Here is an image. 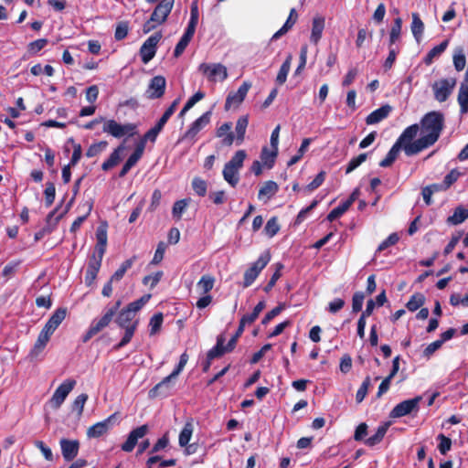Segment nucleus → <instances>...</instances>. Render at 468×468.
Instances as JSON below:
<instances>
[{
  "mask_svg": "<svg viewBox=\"0 0 468 468\" xmlns=\"http://www.w3.org/2000/svg\"><path fill=\"white\" fill-rule=\"evenodd\" d=\"M124 144H121L117 148H115L110 154L109 158L102 163L101 169L103 171H108L116 166L122 160V153L124 151Z\"/></svg>",
  "mask_w": 468,
  "mask_h": 468,
  "instance_id": "24",
  "label": "nucleus"
},
{
  "mask_svg": "<svg viewBox=\"0 0 468 468\" xmlns=\"http://www.w3.org/2000/svg\"><path fill=\"white\" fill-rule=\"evenodd\" d=\"M401 28L402 19L400 17L395 18L391 29L389 31L388 48L394 46L395 43L400 39Z\"/></svg>",
  "mask_w": 468,
  "mask_h": 468,
  "instance_id": "34",
  "label": "nucleus"
},
{
  "mask_svg": "<svg viewBox=\"0 0 468 468\" xmlns=\"http://www.w3.org/2000/svg\"><path fill=\"white\" fill-rule=\"evenodd\" d=\"M116 413L110 415L102 421H99L87 430L89 438H99L108 432L112 420L115 419Z\"/></svg>",
  "mask_w": 468,
  "mask_h": 468,
  "instance_id": "17",
  "label": "nucleus"
},
{
  "mask_svg": "<svg viewBox=\"0 0 468 468\" xmlns=\"http://www.w3.org/2000/svg\"><path fill=\"white\" fill-rule=\"evenodd\" d=\"M134 318V314L130 312V310H127L126 308H123L120 311L117 318H116V324L122 327L126 328L133 324V319Z\"/></svg>",
  "mask_w": 468,
  "mask_h": 468,
  "instance_id": "39",
  "label": "nucleus"
},
{
  "mask_svg": "<svg viewBox=\"0 0 468 468\" xmlns=\"http://www.w3.org/2000/svg\"><path fill=\"white\" fill-rule=\"evenodd\" d=\"M129 32V25L127 21H121L117 24L114 33V38L117 41L124 39Z\"/></svg>",
  "mask_w": 468,
  "mask_h": 468,
  "instance_id": "64",
  "label": "nucleus"
},
{
  "mask_svg": "<svg viewBox=\"0 0 468 468\" xmlns=\"http://www.w3.org/2000/svg\"><path fill=\"white\" fill-rule=\"evenodd\" d=\"M108 145L106 141H101L98 143H94L90 145V147L86 151V156L89 158L97 156L100 153H101Z\"/></svg>",
  "mask_w": 468,
  "mask_h": 468,
  "instance_id": "56",
  "label": "nucleus"
},
{
  "mask_svg": "<svg viewBox=\"0 0 468 468\" xmlns=\"http://www.w3.org/2000/svg\"><path fill=\"white\" fill-rule=\"evenodd\" d=\"M102 130L115 138H121L124 135L133 136L136 133V125L130 122L121 124L115 120H108L105 122Z\"/></svg>",
  "mask_w": 468,
  "mask_h": 468,
  "instance_id": "8",
  "label": "nucleus"
},
{
  "mask_svg": "<svg viewBox=\"0 0 468 468\" xmlns=\"http://www.w3.org/2000/svg\"><path fill=\"white\" fill-rule=\"evenodd\" d=\"M214 284H215V278L210 274H205L197 282V289L201 293L208 294V292L213 289Z\"/></svg>",
  "mask_w": 468,
  "mask_h": 468,
  "instance_id": "35",
  "label": "nucleus"
},
{
  "mask_svg": "<svg viewBox=\"0 0 468 468\" xmlns=\"http://www.w3.org/2000/svg\"><path fill=\"white\" fill-rule=\"evenodd\" d=\"M211 111H207L197 118L186 132L185 136L193 138L195 137L206 125L210 122Z\"/></svg>",
  "mask_w": 468,
  "mask_h": 468,
  "instance_id": "19",
  "label": "nucleus"
},
{
  "mask_svg": "<svg viewBox=\"0 0 468 468\" xmlns=\"http://www.w3.org/2000/svg\"><path fill=\"white\" fill-rule=\"evenodd\" d=\"M144 152L143 143H137L134 148L133 153L129 156L124 164H126L130 168H133L137 162L141 159Z\"/></svg>",
  "mask_w": 468,
  "mask_h": 468,
  "instance_id": "45",
  "label": "nucleus"
},
{
  "mask_svg": "<svg viewBox=\"0 0 468 468\" xmlns=\"http://www.w3.org/2000/svg\"><path fill=\"white\" fill-rule=\"evenodd\" d=\"M349 209V207L347 204L344 201L342 204L337 206L336 207L333 208L329 214L326 217V219L330 222H333L336 218L343 216L347 210Z\"/></svg>",
  "mask_w": 468,
  "mask_h": 468,
  "instance_id": "55",
  "label": "nucleus"
},
{
  "mask_svg": "<svg viewBox=\"0 0 468 468\" xmlns=\"http://www.w3.org/2000/svg\"><path fill=\"white\" fill-rule=\"evenodd\" d=\"M270 261V251L266 250L262 254H261L258 260L245 271L242 286L244 288L250 286L255 282L261 271L267 266Z\"/></svg>",
  "mask_w": 468,
  "mask_h": 468,
  "instance_id": "5",
  "label": "nucleus"
},
{
  "mask_svg": "<svg viewBox=\"0 0 468 468\" xmlns=\"http://www.w3.org/2000/svg\"><path fill=\"white\" fill-rule=\"evenodd\" d=\"M279 190L278 184L272 180L266 181L260 188L258 198L267 200L271 199Z\"/></svg>",
  "mask_w": 468,
  "mask_h": 468,
  "instance_id": "29",
  "label": "nucleus"
},
{
  "mask_svg": "<svg viewBox=\"0 0 468 468\" xmlns=\"http://www.w3.org/2000/svg\"><path fill=\"white\" fill-rule=\"evenodd\" d=\"M189 198H184L177 200L174 203L172 208V215L176 219H181L182 214L186 211L189 204Z\"/></svg>",
  "mask_w": 468,
  "mask_h": 468,
  "instance_id": "47",
  "label": "nucleus"
},
{
  "mask_svg": "<svg viewBox=\"0 0 468 468\" xmlns=\"http://www.w3.org/2000/svg\"><path fill=\"white\" fill-rule=\"evenodd\" d=\"M96 239L95 252L97 254H105L108 240L106 224L98 227L96 230Z\"/></svg>",
  "mask_w": 468,
  "mask_h": 468,
  "instance_id": "23",
  "label": "nucleus"
},
{
  "mask_svg": "<svg viewBox=\"0 0 468 468\" xmlns=\"http://www.w3.org/2000/svg\"><path fill=\"white\" fill-rule=\"evenodd\" d=\"M48 40L47 38H39L32 41L27 45V52L30 55H35L43 49L48 45Z\"/></svg>",
  "mask_w": 468,
  "mask_h": 468,
  "instance_id": "62",
  "label": "nucleus"
},
{
  "mask_svg": "<svg viewBox=\"0 0 468 468\" xmlns=\"http://www.w3.org/2000/svg\"><path fill=\"white\" fill-rule=\"evenodd\" d=\"M192 187L193 190L197 195L199 197H205L207 194V182L200 178V177H195L192 181Z\"/></svg>",
  "mask_w": 468,
  "mask_h": 468,
  "instance_id": "60",
  "label": "nucleus"
},
{
  "mask_svg": "<svg viewBox=\"0 0 468 468\" xmlns=\"http://www.w3.org/2000/svg\"><path fill=\"white\" fill-rule=\"evenodd\" d=\"M462 176L461 172L458 169L454 168L450 171L442 181L443 186L446 190H448Z\"/></svg>",
  "mask_w": 468,
  "mask_h": 468,
  "instance_id": "63",
  "label": "nucleus"
},
{
  "mask_svg": "<svg viewBox=\"0 0 468 468\" xmlns=\"http://www.w3.org/2000/svg\"><path fill=\"white\" fill-rule=\"evenodd\" d=\"M457 101L460 105V112L462 114L468 112V82L463 80L459 88Z\"/></svg>",
  "mask_w": 468,
  "mask_h": 468,
  "instance_id": "30",
  "label": "nucleus"
},
{
  "mask_svg": "<svg viewBox=\"0 0 468 468\" xmlns=\"http://www.w3.org/2000/svg\"><path fill=\"white\" fill-rule=\"evenodd\" d=\"M421 399V396H417L413 399L401 401L391 410L389 417L397 419L411 413L417 414L420 410V402Z\"/></svg>",
  "mask_w": 468,
  "mask_h": 468,
  "instance_id": "7",
  "label": "nucleus"
},
{
  "mask_svg": "<svg viewBox=\"0 0 468 468\" xmlns=\"http://www.w3.org/2000/svg\"><path fill=\"white\" fill-rule=\"evenodd\" d=\"M51 335H52L50 333L42 328L37 341L34 344V346L30 350L29 356L31 358H36L40 355V353L44 350L47 344L48 343Z\"/></svg>",
  "mask_w": 468,
  "mask_h": 468,
  "instance_id": "21",
  "label": "nucleus"
},
{
  "mask_svg": "<svg viewBox=\"0 0 468 468\" xmlns=\"http://www.w3.org/2000/svg\"><path fill=\"white\" fill-rule=\"evenodd\" d=\"M468 218V208H464L462 206L457 207L452 216L447 218V223L452 225H458L463 223Z\"/></svg>",
  "mask_w": 468,
  "mask_h": 468,
  "instance_id": "36",
  "label": "nucleus"
},
{
  "mask_svg": "<svg viewBox=\"0 0 468 468\" xmlns=\"http://www.w3.org/2000/svg\"><path fill=\"white\" fill-rule=\"evenodd\" d=\"M232 128V122H224L220 127L217 130V136L223 137L222 144L226 146H230L234 143L235 135L232 132H230Z\"/></svg>",
  "mask_w": 468,
  "mask_h": 468,
  "instance_id": "26",
  "label": "nucleus"
},
{
  "mask_svg": "<svg viewBox=\"0 0 468 468\" xmlns=\"http://www.w3.org/2000/svg\"><path fill=\"white\" fill-rule=\"evenodd\" d=\"M162 37L163 35L161 31L155 32L150 36L141 46L139 53L141 59L144 64H147L155 56L157 44L161 40Z\"/></svg>",
  "mask_w": 468,
  "mask_h": 468,
  "instance_id": "9",
  "label": "nucleus"
},
{
  "mask_svg": "<svg viewBox=\"0 0 468 468\" xmlns=\"http://www.w3.org/2000/svg\"><path fill=\"white\" fill-rule=\"evenodd\" d=\"M324 28V18L323 16H317L314 17L312 24V32L310 40L314 44H317L321 37Z\"/></svg>",
  "mask_w": 468,
  "mask_h": 468,
  "instance_id": "27",
  "label": "nucleus"
},
{
  "mask_svg": "<svg viewBox=\"0 0 468 468\" xmlns=\"http://www.w3.org/2000/svg\"><path fill=\"white\" fill-rule=\"evenodd\" d=\"M67 144H70L73 147V153H72V155H71V158H70V161L69 164H70L71 165H76L79 163V161L80 160L81 155H82L81 145H80V144L76 143L72 137L68 139Z\"/></svg>",
  "mask_w": 468,
  "mask_h": 468,
  "instance_id": "51",
  "label": "nucleus"
},
{
  "mask_svg": "<svg viewBox=\"0 0 468 468\" xmlns=\"http://www.w3.org/2000/svg\"><path fill=\"white\" fill-rule=\"evenodd\" d=\"M247 154L244 150H239L235 153V154L226 165H230L231 167L237 170H239L243 166V162Z\"/></svg>",
  "mask_w": 468,
  "mask_h": 468,
  "instance_id": "52",
  "label": "nucleus"
},
{
  "mask_svg": "<svg viewBox=\"0 0 468 468\" xmlns=\"http://www.w3.org/2000/svg\"><path fill=\"white\" fill-rule=\"evenodd\" d=\"M388 423L386 422L382 425H379L375 432V434H373L372 436H370L369 438H367L366 441H365V443L367 445V446H370V447H373L377 444H378L382 440L383 438L385 437V434L387 433V431L388 429Z\"/></svg>",
  "mask_w": 468,
  "mask_h": 468,
  "instance_id": "32",
  "label": "nucleus"
},
{
  "mask_svg": "<svg viewBox=\"0 0 468 468\" xmlns=\"http://www.w3.org/2000/svg\"><path fill=\"white\" fill-rule=\"evenodd\" d=\"M437 440L440 441L438 444L440 453L445 455L452 448V440L442 433L437 436Z\"/></svg>",
  "mask_w": 468,
  "mask_h": 468,
  "instance_id": "61",
  "label": "nucleus"
},
{
  "mask_svg": "<svg viewBox=\"0 0 468 468\" xmlns=\"http://www.w3.org/2000/svg\"><path fill=\"white\" fill-rule=\"evenodd\" d=\"M291 60L292 56L289 55L279 69V72L276 77V82L279 85H282L287 80V76L291 68Z\"/></svg>",
  "mask_w": 468,
  "mask_h": 468,
  "instance_id": "43",
  "label": "nucleus"
},
{
  "mask_svg": "<svg viewBox=\"0 0 468 468\" xmlns=\"http://www.w3.org/2000/svg\"><path fill=\"white\" fill-rule=\"evenodd\" d=\"M443 128L444 116L441 112L433 111L426 113L420 120V125H419L420 137L412 140L413 145L410 148L420 153L433 145L440 138Z\"/></svg>",
  "mask_w": 468,
  "mask_h": 468,
  "instance_id": "1",
  "label": "nucleus"
},
{
  "mask_svg": "<svg viewBox=\"0 0 468 468\" xmlns=\"http://www.w3.org/2000/svg\"><path fill=\"white\" fill-rule=\"evenodd\" d=\"M275 267H276V270H275L274 273L271 275L270 281L268 282V283L263 288V291L265 292H269L274 287V285L276 284L277 281L282 276V272L281 271H282V270L284 267L283 264L281 263V262H278V263L275 264Z\"/></svg>",
  "mask_w": 468,
  "mask_h": 468,
  "instance_id": "54",
  "label": "nucleus"
},
{
  "mask_svg": "<svg viewBox=\"0 0 468 468\" xmlns=\"http://www.w3.org/2000/svg\"><path fill=\"white\" fill-rule=\"evenodd\" d=\"M175 0H161L154 7L150 18L143 26V31L147 34L164 24L171 13Z\"/></svg>",
  "mask_w": 468,
  "mask_h": 468,
  "instance_id": "4",
  "label": "nucleus"
},
{
  "mask_svg": "<svg viewBox=\"0 0 468 468\" xmlns=\"http://www.w3.org/2000/svg\"><path fill=\"white\" fill-rule=\"evenodd\" d=\"M251 87V83L244 81L238 89L237 91H231L228 94L225 110H229L232 106L238 107L245 100L249 90Z\"/></svg>",
  "mask_w": 468,
  "mask_h": 468,
  "instance_id": "14",
  "label": "nucleus"
},
{
  "mask_svg": "<svg viewBox=\"0 0 468 468\" xmlns=\"http://www.w3.org/2000/svg\"><path fill=\"white\" fill-rule=\"evenodd\" d=\"M425 303V296L421 292H416L410 298L406 303V307L410 312H415L420 308Z\"/></svg>",
  "mask_w": 468,
  "mask_h": 468,
  "instance_id": "41",
  "label": "nucleus"
},
{
  "mask_svg": "<svg viewBox=\"0 0 468 468\" xmlns=\"http://www.w3.org/2000/svg\"><path fill=\"white\" fill-rule=\"evenodd\" d=\"M277 154V151H269L268 148L265 146L261 150V159L268 168H271L274 165Z\"/></svg>",
  "mask_w": 468,
  "mask_h": 468,
  "instance_id": "50",
  "label": "nucleus"
},
{
  "mask_svg": "<svg viewBox=\"0 0 468 468\" xmlns=\"http://www.w3.org/2000/svg\"><path fill=\"white\" fill-rule=\"evenodd\" d=\"M67 315V308L59 307L49 317L43 329L53 335Z\"/></svg>",
  "mask_w": 468,
  "mask_h": 468,
  "instance_id": "18",
  "label": "nucleus"
},
{
  "mask_svg": "<svg viewBox=\"0 0 468 468\" xmlns=\"http://www.w3.org/2000/svg\"><path fill=\"white\" fill-rule=\"evenodd\" d=\"M455 85V79H442L439 81H436L432 85L434 98L440 102L447 101V99L452 94Z\"/></svg>",
  "mask_w": 468,
  "mask_h": 468,
  "instance_id": "11",
  "label": "nucleus"
},
{
  "mask_svg": "<svg viewBox=\"0 0 468 468\" xmlns=\"http://www.w3.org/2000/svg\"><path fill=\"white\" fill-rule=\"evenodd\" d=\"M410 27L413 37L419 42L424 31V24L418 13L412 14V22Z\"/></svg>",
  "mask_w": 468,
  "mask_h": 468,
  "instance_id": "37",
  "label": "nucleus"
},
{
  "mask_svg": "<svg viewBox=\"0 0 468 468\" xmlns=\"http://www.w3.org/2000/svg\"><path fill=\"white\" fill-rule=\"evenodd\" d=\"M370 386L371 378L369 376H367L356 393V402L357 404H360L365 399Z\"/></svg>",
  "mask_w": 468,
  "mask_h": 468,
  "instance_id": "48",
  "label": "nucleus"
},
{
  "mask_svg": "<svg viewBox=\"0 0 468 468\" xmlns=\"http://www.w3.org/2000/svg\"><path fill=\"white\" fill-rule=\"evenodd\" d=\"M82 207L85 208V212L83 215L79 216L70 226V232H76L81 226V224L86 220L88 216L90 214L92 209V203L86 201Z\"/></svg>",
  "mask_w": 468,
  "mask_h": 468,
  "instance_id": "40",
  "label": "nucleus"
},
{
  "mask_svg": "<svg viewBox=\"0 0 468 468\" xmlns=\"http://www.w3.org/2000/svg\"><path fill=\"white\" fill-rule=\"evenodd\" d=\"M176 378L171 375L164 378L162 381L157 383L154 387H153L149 392L148 397L150 399H155L158 397L166 398L171 395V391L174 388V380Z\"/></svg>",
  "mask_w": 468,
  "mask_h": 468,
  "instance_id": "13",
  "label": "nucleus"
},
{
  "mask_svg": "<svg viewBox=\"0 0 468 468\" xmlns=\"http://www.w3.org/2000/svg\"><path fill=\"white\" fill-rule=\"evenodd\" d=\"M297 20L298 14L296 12V9L292 8L290 10V14L287 17V20L285 21L283 26L272 35L271 41L276 40L280 38L282 36L285 35L290 29L292 28V27L296 24Z\"/></svg>",
  "mask_w": 468,
  "mask_h": 468,
  "instance_id": "22",
  "label": "nucleus"
},
{
  "mask_svg": "<svg viewBox=\"0 0 468 468\" xmlns=\"http://www.w3.org/2000/svg\"><path fill=\"white\" fill-rule=\"evenodd\" d=\"M223 177L224 179L232 186L235 187L239 181V170L231 167L230 165H225L223 168Z\"/></svg>",
  "mask_w": 468,
  "mask_h": 468,
  "instance_id": "38",
  "label": "nucleus"
},
{
  "mask_svg": "<svg viewBox=\"0 0 468 468\" xmlns=\"http://www.w3.org/2000/svg\"><path fill=\"white\" fill-rule=\"evenodd\" d=\"M150 297V294H144L140 299L130 303L125 308L130 310V312L135 315V314L149 301Z\"/></svg>",
  "mask_w": 468,
  "mask_h": 468,
  "instance_id": "59",
  "label": "nucleus"
},
{
  "mask_svg": "<svg viewBox=\"0 0 468 468\" xmlns=\"http://www.w3.org/2000/svg\"><path fill=\"white\" fill-rule=\"evenodd\" d=\"M392 111V107L388 104L382 105L378 109L370 112L366 118L367 125L376 124L386 119Z\"/></svg>",
  "mask_w": 468,
  "mask_h": 468,
  "instance_id": "20",
  "label": "nucleus"
},
{
  "mask_svg": "<svg viewBox=\"0 0 468 468\" xmlns=\"http://www.w3.org/2000/svg\"><path fill=\"white\" fill-rule=\"evenodd\" d=\"M76 380L72 378H68L64 380L55 390L53 393L49 402L53 409H58L62 403L65 401L68 395L71 392V390L76 386Z\"/></svg>",
  "mask_w": 468,
  "mask_h": 468,
  "instance_id": "10",
  "label": "nucleus"
},
{
  "mask_svg": "<svg viewBox=\"0 0 468 468\" xmlns=\"http://www.w3.org/2000/svg\"><path fill=\"white\" fill-rule=\"evenodd\" d=\"M144 152L143 143H137L134 148L133 153L129 156L124 164H126L130 168H133L137 162L141 159Z\"/></svg>",
  "mask_w": 468,
  "mask_h": 468,
  "instance_id": "46",
  "label": "nucleus"
},
{
  "mask_svg": "<svg viewBox=\"0 0 468 468\" xmlns=\"http://www.w3.org/2000/svg\"><path fill=\"white\" fill-rule=\"evenodd\" d=\"M166 88V80L162 75L154 76L150 80L145 91L146 98L149 100L160 99L165 95Z\"/></svg>",
  "mask_w": 468,
  "mask_h": 468,
  "instance_id": "12",
  "label": "nucleus"
},
{
  "mask_svg": "<svg viewBox=\"0 0 468 468\" xmlns=\"http://www.w3.org/2000/svg\"><path fill=\"white\" fill-rule=\"evenodd\" d=\"M136 259H137V257L135 255H133L130 259L124 261L121 264V266L115 271V272L111 276L110 279H112V281H113V282L121 281L123 278L127 270L132 268V266L133 265Z\"/></svg>",
  "mask_w": 468,
  "mask_h": 468,
  "instance_id": "33",
  "label": "nucleus"
},
{
  "mask_svg": "<svg viewBox=\"0 0 468 468\" xmlns=\"http://www.w3.org/2000/svg\"><path fill=\"white\" fill-rule=\"evenodd\" d=\"M367 158V153L359 154L357 156L353 157L347 164L346 167V174H349L356 169L362 163H364Z\"/></svg>",
  "mask_w": 468,
  "mask_h": 468,
  "instance_id": "57",
  "label": "nucleus"
},
{
  "mask_svg": "<svg viewBox=\"0 0 468 468\" xmlns=\"http://www.w3.org/2000/svg\"><path fill=\"white\" fill-rule=\"evenodd\" d=\"M225 343V337L223 335H219L217 337V343L215 346H213L207 353V358L209 359H215L218 357H221L225 353H229L230 351H228L227 345L224 346Z\"/></svg>",
  "mask_w": 468,
  "mask_h": 468,
  "instance_id": "28",
  "label": "nucleus"
},
{
  "mask_svg": "<svg viewBox=\"0 0 468 468\" xmlns=\"http://www.w3.org/2000/svg\"><path fill=\"white\" fill-rule=\"evenodd\" d=\"M163 322H164V315L162 313H156L151 317L150 322H149L150 335H154L157 333H159V331L161 330Z\"/></svg>",
  "mask_w": 468,
  "mask_h": 468,
  "instance_id": "44",
  "label": "nucleus"
},
{
  "mask_svg": "<svg viewBox=\"0 0 468 468\" xmlns=\"http://www.w3.org/2000/svg\"><path fill=\"white\" fill-rule=\"evenodd\" d=\"M193 431V424L191 422H186L179 434L178 442L181 447H185L189 443Z\"/></svg>",
  "mask_w": 468,
  "mask_h": 468,
  "instance_id": "42",
  "label": "nucleus"
},
{
  "mask_svg": "<svg viewBox=\"0 0 468 468\" xmlns=\"http://www.w3.org/2000/svg\"><path fill=\"white\" fill-rule=\"evenodd\" d=\"M280 229L277 217H272L267 221L264 232L269 238H272L280 231Z\"/></svg>",
  "mask_w": 468,
  "mask_h": 468,
  "instance_id": "53",
  "label": "nucleus"
},
{
  "mask_svg": "<svg viewBox=\"0 0 468 468\" xmlns=\"http://www.w3.org/2000/svg\"><path fill=\"white\" fill-rule=\"evenodd\" d=\"M449 44L450 40L445 39L439 45L433 47L423 58L424 64L427 66L431 65L435 58H439L446 50Z\"/></svg>",
  "mask_w": 468,
  "mask_h": 468,
  "instance_id": "25",
  "label": "nucleus"
},
{
  "mask_svg": "<svg viewBox=\"0 0 468 468\" xmlns=\"http://www.w3.org/2000/svg\"><path fill=\"white\" fill-rule=\"evenodd\" d=\"M44 196H45V206L47 207H48L53 204V202L55 200V197H56V187H55L54 183L48 182L46 184V188L44 190Z\"/></svg>",
  "mask_w": 468,
  "mask_h": 468,
  "instance_id": "58",
  "label": "nucleus"
},
{
  "mask_svg": "<svg viewBox=\"0 0 468 468\" xmlns=\"http://www.w3.org/2000/svg\"><path fill=\"white\" fill-rule=\"evenodd\" d=\"M249 124V118L248 115L240 116L236 123V141L238 144H240L243 143L245 139V133L246 130Z\"/></svg>",
  "mask_w": 468,
  "mask_h": 468,
  "instance_id": "31",
  "label": "nucleus"
},
{
  "mask_svg": "<svg viewBox=\"0 0 468 468\" xmlns=\"http://www.w3.org/2000/svg\"><path fill=\"white\" fill-rule=\"evenodd\" d=\"M148 431L147 425H142L133 429L128 435L126 441L122 444V450L126 452H132L139 439L143 438Z\"/></svg>",
  "mask_w": 468,
  "mask_h": 468,
  "instance_id": "16",
  "label": "nucleus"
},
{
  "mask_svg": "<svg viewBox=\"0 0 468 468\" xmlns=\"http://www.w3.org/2000/svg\"><path fill=\"white\" fill-rule=\"evenodd\" d=\"M198 71L211 82L224 81L228 78L227 68L221 63H201Z\"/></svg>",
  "mask_w": 468,
  "mask_h": 468,
  "instance_id": "6",
  "label": "nucleus"
},
{
  "mask_svg": "<svg viewBox=\"0 0 468 468\" xmlns=\"http://www.w3.org/2000/svg\"><path fill=\"white\" fill-rule=\"evenodd\" d=\"M61 453L66 462L73 461L80 450V441L78 440H69L62 438L59 441Z\"/></svg>",
  "mask_w": 468,
  "mask_h": 468,
  "instance_id": "15",
  "label": "nucleus"
},
{
  "mask_svg": "<svg viewBox=\"0 0 468 468\" xmlns=\"http://www.w3.org/2000/svg\"><path fill=\"white\" fill-rule=\"evenodd\" d=\"M419 124L414 123L408 126L399 136L395 144L388 152L386 157L379 162V166L389 167L398 158L400 150H403L407 156H412L419 154V151H413L410 147L413 145L412 140L419 133Z\"/></svg>",
  "mask_w": 468,
  "mask_h": 468,
  "instance_id": "2",
  "label": "nucleus"
},
{
  "mask_svg": "<svg viewBox=\"0 0 468 468\" xmlns=\"http://www.w3.org/2000/svg\"><path fill=\"white\" fill-rule=\"evenodd\" d=\"M122 305V300H117L111 307L106 308L104 314L99 319H93L87 332L82 335V342H89L94 335L104 330Z\"/></svg>",
  "mask_w": 468,
  "mask_h": 468,
  "instance_id": "3",
  "label": "nucleus"
},
{
  "mask_svg": "<svg viewBox=\"0 0 468 468\" xmlns=\"http://www.w3.org/2000/svg\"><path fill=\"white\" fill-rule=\"evenodd\" d=\"M137 324H138V322L135 321L133 323V324L131 326L124 328L125 329L124 335L122 336V340L115 346V349H120V348L125 346L128 343H130V341L132 340V338L134 335Z\"/></svg>",
  "mask_w": 468,
  "mask_h": 468,
  "instance_id": "49",
  "label": "nucleus"
}]
</instances>
